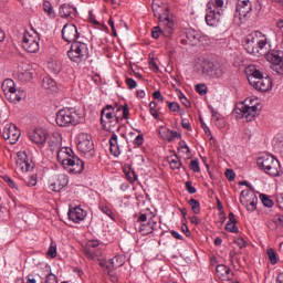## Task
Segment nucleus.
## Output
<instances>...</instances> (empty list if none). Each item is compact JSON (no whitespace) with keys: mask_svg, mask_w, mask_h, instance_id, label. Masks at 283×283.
Listing matches in <instances>:
<instances>
[{"mask_svg":"<svg viewBox=\"0 0 283 283\" xmlns=\"http://www.w3.org/2000/svg\"><path fill=\"white\" fill-rule=\"evenodd\" d=\"M87 54H90L87 44L83 42H73L67 52V56L73 63H82L87 59Z\"/></svg>","mask_w":283,"mask_h":283,"instance_id":"39448f33","label":"nucleus"},{"mask_svg":"<svg viewBox=\"0 0 283 283\" xmlns=\"http://www.w3.org/2000/svg\"><path fill=\"white\" fill-rule=\"evenodd\" d=\"M22 48L25 52L30 54H36L39 52V39L36 36L31 35L30 33H24L22 39Z\"/></svg>","mask_w":283,"mask_h":283,"instance_id":"4468645a","label":"nucleus"},{"mask_svg":"<svg viewBox=\"0 0 283 283\" xmlns=\"http://www.w3.org/2000/svg\"><path fill=\"white\" fill-rule=\"evenodd\" d=\"M17 168L20 169V171H30L34 168L30 160H28V154L25 151L18 153V157L15 159Z\"/></svg>","mask_w":283,"mask_h":283,"instance_id":"6ab92c4d","label":"nucleus"},{"mask_svg":"<svg viewBox=\"0 0 283 283\" xmlns=\"http://www.w3.org/2000/svg\"><path fill=\"white\" fill-rule=\"evenodd\" d=\"M153 96L155 99L160 101L161 103L165 101V97L163 96V93H160V91H155Z\"/></svg>","mask_w":283,"mask_h":283,"instance_id":"69168bd1","label":"nucleus"},{"mask_svg":"<svg viewBox=\"0 0 283 283\" xmlns=\"http://www.w3.org/2000/svg\"><path fill=\"white\" fill-rule=\"evenodd\" d=\"M14 82L11 78H7L2 82V91L3 94H8L9 92H12L14 90H17V87H14Z\"/></svg>","mask_w":283,"mask_h":283,"instance_id":"e433bc0d","label":"nucleus"},{"mask_svg":"<svg viewBox=\"0 0 283 283\" xmlns=\"http://www.w3.org/2000/svg\"><path fill=\"white\" fill-rule=\"evenodd\" d=\"M226 177L228 178V180L230 182H233V180H235V172L233 171V169H227L226 170Z\"/></svg>","mask_w":283,"mask_h":283,"instance_id":"6e6d98bb","label":"nucleus"},{"mask_svg":"<svg viewBox=\"0 0 283 283\" xmlns=\"http://www.w3.org/2000/svg\"><path fill=\"white\" fill-rule=\"evenodd\" d=\"M168 107L170 112H180V104L177 102H168Z\"/></svg>","mask_w":283,"mask_h":283,"instance_id":"5fc2aeb1","label":"nucleus"},{"mask_svg":"<svg viewBox=\"0 0 283 283\" xmlns=\"http://www.w3.org/2000/svg\"><path fill=\"white\" fill-rule=\"evenodd\" d=\"M122 109H123L122 117L118 116V114H115L114 117H112V119H107L106 122H104L103 127L104 129H106V132L114 134V129H116V125H118V123H120L123 118H125L126 120L127 118H129V106L125 104L124 106H122Z\"/></svg>","mask_w":283,"mask_h":283,"instance_id":"1a4fd4ad","label":"nucleus"},{"mask_svg":"<svg viewBox=\"0 0 283 283\" xmlns=\"http://www.w3.org/2000/svg\"><path fill=\"white\" fill-rule=\"evenodd\" d=\"M266 60L271 63V70L283 76V51L274 50L269 52Z\"/></svg>","mask_w":283,"mask_h":283,"instance_id":"0eeeda50","label":"nucleus"},{"mask_svg":"<svg viewBox=\"0 0 283 283\" xmlns=\"http://www.w3.org/2000/svg\"><path fill=\"white\" fill-rule=\"evenodd\" d=\"M36 182H38V176H36V174L31 175V176L25 180L27 187H36Z\"/></svg>","mask_w":283,"mask_h":283,"instance_id":"09e8293b","label":"nucleus"},{"mask_svg":"<svg viewBox=\"0 0 283 283\" xmlns=\"http://www.w3.org/2000/svg\"><path fill=\"white\" fill-rule=\"evenodd\" d=\"M108 264L106 265L107 274L112 273L114 269H119V266H123L125 264V256L123 255H116L113 259L108 260Z\"/></svg>","mask_w":283,"mask_h":283,"instance_id":"cd10ccee","label":"nucleus"},{"mask_svg":"<svg viewBox=\"0 0 283 283\" xmlns=\"http://www.w3.org/2000/svg\"><path fill=\"white\" fill-rule=\"evenodd\" d=\"M67 182H70L67 175L65 174L55 175L50 179L49 189L55 192L61 191V189H64V187H67Z\"/></svg>","mask_w":283,"mask_h":283,"instance_id":"2eb2a0df","label":"nucleus"},{"mask_svg":"<svg viewBox=\"0 0 283 283\" xmlns=\"http://www.w3.org/2000/svg\"><path fill=\"white\" fill-rule=\"evenodd\" d=\"M81 114L74 108H62L56 113V124L60 127H70V125H78L81 123Z\"/></svg>","mask_w":283,"mask_h":283,"instance_id":"20e7f679","label":"nucleus"},{"mask_svg":"<svg viewBox=\"0 0 283 283\" xmlns=\"http://www.w3.org/2000/svg\"><path fill=\"white\" fill-rule=\"evenodd\" d=\"M169 165L171 169H180V167H182V163L180 161V158H178V155H174L170 158Z\"/></svg>","mask_w":283,"mask_h":283,"instance_id":"79ce46f5","label":"nucleus"},{"mask_svg":"<svg viewBox=\"0 0 283 283\" xmlns=\"http://www.w3.org/2000/svg\"><path fill=\"white\" fill-rule=\"evenodd\" d=\"M85 216H87V213L81 207L69 210V219L72 220V222H81L85 220Z\"/></svg>","mask_w":283,"mask_h":283,"instance_id":"bb28decb","label":"nucleus"},{"mask_svg":"<svg viewBox=\"0 0 283 283\" xmlns=\"http://www.w3.org/2000/svg\"><path fill=\"white\" fill-rule=\"evenodd\" d=\"M243 48L248 52V54H259V50L253 44V38L248 34L243 40Z\"/></svg>","mask_w":283,"mask_h":283,"instance_id":"c756f323","label":"nucleus"},{"mask_svg":"<svg viewBox=\"0 0 283 283\" xmlns=\"http://www.w3.org/2000/svg\"><path fill=\"white\" fill-rule=\"evenodd\" d=\"M102 212L105 213L106 216H108V218H112V220H114V212H112V209H109L107 207H103Z\"/></svg>","mask_w":283,"mask_h":283,"instance_id":"052dcab7","label":"nucleus"},{"mask_svg":"<svg viewBox=\"0 0 283 283\" xmlns=\"http://www.w3.org/2000/svg\"><path fill=\"white\" fill-rule=\"evenodd\" d=\"M256 165L264 171V174H268V176H272L273 178H277L282 171L280 160L272 155H262L258 158Z\"/></svg>","mask_w":283,"mask_h":283,"instance_id":"7ed1b4c3","label":"nucleus"},{"mask_svg":"<svg viewBox=\"0 0 283 283\" xmlns=\"http://www.w3.org/2000/svg\"><path fill=\"white\" fill-rule=\"evenodd\" d=\"M160 4H158V2H156V0H153V12L154 15L157 17L159 23H161L163 21H168L169 19V7H166L164 10V13H160Z\"/></svg>","mask_w":283,"mask_h":283,"instance_id":"a878e982","label":"nucleus"},{"mask_svg":"<svg viewBox=\"0 0 283 283\" xmlns=\"http://www.w3.org/2000/svg\"><path fill=\"white\" fill-rule=\"evenodd\" d=\"M46 255H49L50 258H56V245L51 244L46 252Z\"/></svg>","mask_w":283,"mask_h":283,"instance_id":"13d9d810","label":"nucleus"},{"mask_svg":"<svg viewBox=\"0 0 283 283\" xmlns=\"http://www.w3.org/2000/svg\"><path fill=\"white\" fill-rule=\"evenodd\" d=\"M3 180L4 182L8 184V186L11 188V189H15L17 191H19V187L17 186V184H14V181L12 180V178L8 177V176H4L3 177Z\"/></svg>","mask_w":283,"mask_h":283,"instance_id":"603ef678","label":"nucleus"},{"mask_svg":"<svg viewBox=\"0 0 283 283\" xmlns=\"http://www.w3.org/2000/svg\"><path fill=\"white\" fill-rule=\"evenodd\" d=\"M222 14H224V11L214 9H208V12L206 14V23L207 25H210L211 28H216L218 23H220V19H222Z\"/></svg>","mask_w":283,"mask_h":283,"instance_id":"a211bd4d","label":"nucleus"},{"mask_svg":"<svg viewBox=\"0 0 283 283\" xmlns=\"http://www.w3.org/2000/svg\"><path fill=\"white\" fill-rule=\"evenodd\" d=\"M32 74L31 71L27 70L20 74V78H22V81H32Z\"/></svg>","mask_w":283,"mask_h":283,"instance_id":"864d4df0","label":"nucleus"},{"mask_svg":"<svg viewBox=\"0 0 283 283\" xmlns=\"http://www.w3.org/2000/svg\"><path fill=\"white\" fill-rule=\"evenodd\" d=\"M77 149L82 154H92V151H94V142H92V136L86 133H81L78 135Z\"/></svg>","mask_w":283,"mask_h":283,"instance_id":"ddd939ff","label":"nucleus"},{"mask_svg":"<svg viewBox=\"0 0 283 283\" xmlns=\"http://www.w3.org/2000/svg\"><path fill=\"white\" fill-rule=\"evenodd\" d=\"M154 229H156V222L149 220L147 223L140 226L139 232L142 235H149V233H154Z\"/></svg>","mask_w":283,"mask_h":283,"instance_id":"72a5a7b5","label":"nucleus"},{"mask_svg":"<svg viewBox=\"0 0 283 283\" xmlns=\"http://www.w3.org/2000/svg\"><path fill=\"white\" fill-rule=\"evenodd\" d=\"M217 273L220 277H224V275H229L231 273V269L224 264L217 265Z\"/></svg>","mask_w":283,"mask_h":283,"instance_id":"a19ab883","label":"nucleus"},{"mask_svg":"<svg viewBox=\"0 0 283 283\" xmlns=\"http://www.w3.org/2000/svg\"><path fill=\"white\" fill-rule=\"evenodd\" d=\"M196 93L200 94V96H205V94H207V85L206 84H197Z\"/></svg>","mask_w":283,"mask_h":283,"instance_id":"3c124183","label":"nucleus"},{"mask_svg":"<svg viewBox=\"0 0 283 283\" xmlns=\"http://www.w3.org/2000/svg\"><path fill=\"white\" fill-rule=\"evenodd\" d=\"M143 143H145V138L143 137V135H138L134 140V145H137V147H140Z\"/></svg>","mask_w":283,"mask_h":283,"instance_id":"0e129e2a","label":"nucleus"},{"mask_svg":"<svg viewBox=\"0 0 283 283\" xmlns=\"http://www.w3.org/2000/svg\"><path fill=\"white\" fill-rule=\"evenodd\" d=\"M200 41H202V33L193 29H188L185 34L180 36L181 45H191L195 48L200 43Z\"/></svg>","mask_w":283,"mask_h":283,"instance_id":"9d476101","label":"nucleus"},{"mask_svg":"<svg viewBox=\"0 0 283 283\" xmlns=\"http://www.w3.org/2000/svg\"><path fill=\"white\" fill-rule=\"evenodd\" d=\"M2 136L9 145H17L21 138V130L14 124H7L3 128Z\"/></svg>","mask_w":283,"mask_h":283,"instance_id":"f8f14e48","label":"nucleus"},{"mask_svg":"<svg viewBox=\"0 0 283 283\" xmlns=\"http://www.w3.org/2000/svg\"><path fill=\"white\" fill-rule=\"evenodd\" d=\"M266 253H268L270 263L277 264V253H275V250L273 248H270V249H268Z\"/></svg>","mask_w":283,"mask_h":283,"instance_id":"a18cd8bd","label":"nucleus"},{"mask_svg":"<svg viewBox=\"0 0 283 283\" xmlns=\"http://www.w3.org/2000/svg\"><path fill=\"white\" fill-rule=\"evenodd\" d=\"M276 202L280 209H283V193L277 195Z\"/></svg>","mask_w":283,"mask_h":283,"instance_id":"774afa93","label":"nucleus"},{"mask_svg":"<svg viewBox=\"0 0 283 283\" xmlns=\"http://www.w3.org/2000/svg\"><path fill=\"white\" fill-rule=\"evenodd\" d=\"M43 10L49 14V17H51V19L56 17V13H54V9L52 8V3H50V1H44Z\"/></svg>","mask_w":283,"mask_h":283,"instance_id":"37998d69","label":"nucleus"},{"mask_svg":"<svg viewBox=\"0 0 283 283\" xmlns=\"http://www.w3.org/2000/svg\"><path fill=\"white\" fill-rule=\"evenodd\" d=\"M188 203L190 205L191 209H192V213H200V201L196 200V199H190L188 201Z\"/></svg>","mask_w":283,"mask_h":283,"instance_id":"49530a36","label":"nucleus"},{"mask_svg":"<svg viewBox=\"0 0 283 283\" xmlns=\"http://www.w3.org/2000/svg\"><path fill=\"white\" fill-rule=\"evenodd\" d=\"M190 169L195 171V174H200V163L198 159H193L190 161Z\"/></svg>","mask_w":283,"mask_h":283,"instance_id":"8fccbe9b","label":"nucleus"},{"mask_svg":"<svg viewBox=\"0 0 283 283\" xmlns=\"http://www.w3.org/2000/svg\"><path fill=\"white\" fill-rule=\"evenodd\" d=\"M228 218L229 221L226 224V231H229V233H238L240 230L238 229V220H235V214L230 212Z\"/></svg>","mask_w":283,"mask_h":283,"instance_id":"7c9ffc66","label":"nucleus"},{"mask_svg":"<svg viewBox=\"0 0 283 283\" xmlns=\"http://www.w3.org/2000/svg\"><path fill=\"white\" fill-rule=\"evenodd\" d=\"M109 149L111 154L115 156V158H118L120 156V146L118 145V135L113 132L111 139H109Z\"/></svg>","mask_w":283,"mask_h":283,"instance_id":"c85d7f7f","label":"nucleus"},{"mask_svg":"<svg viewBox=\"0 0 283 283\" xmlns=\"http://www.w3.org/2000/svg\"><path fill=\"white\" fill-rule=\"evenodd\" d=\"M251 12H253V4L250 0H238L234 18L240 21H247L251 19Z\"/></svg>","mask_w":283,"mask_h":283,"instance_id":"6e6552de","label":"nucleus"},{"mask_svg":"<svg viewBox=\"0 0 283 283\" xmlns=\"http://www.w3.org/2000/svg\"><path fill=\"white\" fill-rule=\"evenodd\" d=\"M207 8L208 10H222V8H224V0H210L207 3Z\"/></svg>","mask_w":283,"mask_h":283,"instance_id":"c9c22d12","label":"nucleus"},{"mask_svg":"<svg viewBox=\"0 0 283 283\" xmlns=\"http://www.w3.org/2000/svg\"><path fill=\"white\" fill-rule=\"evenodd\" d=\"M186 189L189 193H196V187L191 184V181L186 182Z\"/></svg>","mask_w":283,"mask_h":283,"instance_id":"680f3d73","label":"nucleus"},{"mask_svg":"<svg viewBox=\"0 0 283 283\" xmlns=\"http://www.w3.org/2000/svg\"><path fill=\"white\" fill-rule=\"evenodd\" d=\"M196 72L199 74V76H202V78L218 81L220 78H224L227 70L224 69V65L218 61L211 62L209 60H202L201 62L197 63Z\"/></svg>","mask_w":283,"mask_h":283,"instance_id":"f03ea898","label":"nucleus"},{"mask_svg":"<svg viewBox=\"0 0 283 283\" xmlns=\"http://www.w3.org/2000/svg\"><path fill=\"white\" fill-rule=\"evenodd\" d=\"M126 85H128L129 90H136V87L138 86V83H136L134 78L128 77L126 78Z\"/></svg>","mask_w":283,"mask_h":283,"instance_id":"4d7b16f0","label":"nucleus"},{"mask_svg":"<svg viewBox=\"0 0 283 283\" xmlns=\"http://www.w3.org/2000/svg\"><path fill=\"white\" fill-rule=\"evenodd\" d=\"M123 109V106H112V105H107L105 108L102 109L101 112V123L102 125H105L106 120H112V118H114L115 114L120 113V111Z\"/></svg>","mask_w":283,"mask_h":283,"instance_id":"f3484780","label":"nucleus"},{"mask_svg":"<svg viewBox=\"0 0 283 283\" xmlns=\"http://www.w3.org/2000/svg\"><path fill=\"white\" fill-rule=\"evenodd\" d=\"M45 283H59V281L56 280V275H54L53 273L48 274Z\"/></svg>","mask_w":283,"mask_h":283,"instance_id":"bf43d9fd","label":"nucleus"},{"mask_svg":"<svg viewBox=\"0 0 283 283\" xmlns=\"http://www.w3.org/2000/svg\"><path fill=\"white\" fill-rule=\"evenodd\" d=\"M260 107V104H254L252 106H249L244 103H239L234 112L239 114L240 118H245L247 123H251L258 116V109Z\"/></svg>","mask_w":283,"mask_h":283,"instance_id":"423d86ee","label":"nucleus"},{"mask_svg":"<svg viewBox=\"0 0 283 283\" xmlns=\"http://www.w3.org/2000/svg\"><path fill=\"white\" fill-rule=\"evenodd\" d=\"M48 67L52 74H59L61 72V63L56 60H50L48 62Z\"/></svg>","mask_w":283,"mask_h":283,"instance_id":"4c0bfd02","label":"nucleus"},{"mask_svg":"<svg viewBox=\"0 0 283 283\" xmlns=\"http://www.w3.org/2000/svg\"><path fill=\"white\" fill-rule=\"evenodd\" d=\"M163 25H164V36H166L167 39L171 38V34H174L175 32V25H176V22H174L172 19H169V20H164L163 22Z\"/></svg>","mask_w":283,"mask_h":283,"instance_id":"473e14b6","label":"nucleus"},{"mask_svg":"<svg viewBox=\"0 0 283 283\" xmlns=\"http://www.w3.org/2000/svg\"><path fill=\"white\" fill-rule=\"evenodd\" d=\"M252 87H254V90H258L259 92H269V90L273 87V82L269 76L262 77L261 80L254 82V84H252Z\"/></svg>","mask_w":283,"mask_h":283,"instance_id":"393cba45","label":"nucleus"},{"mask_svg":"<svg viewBox=\"0 0 283 283\" xmlns=\"http://www.w3.org/2000/svg\"><path fill=\"white\" fill-rule=\"evenodd\" d=\"M160 35H165V30L160 29V27H154L151 30L153 39H160Z\"/></svg>","mask_w":283,"mask_h":283,"instance_id":"de8ad7c7","label":"nucleus"},{"mask_svg":"<svg viewBox=\"0 0 283 283\" xmlns=\"http://www.w3.org/2000/svg\"><path fill=\"white\" fill-rule=\"evenodd\" d=\"M161 129L165 134L166 140H168L169 143H171V140H174V138H178V132L171 130V129L165 128V127H161Z\"/></svg>","mask_w":283,"mask_h":283,"instance_id":"58836bf2","label":"nucleus"},{"mask_svg":"<svg viewBox=\"0 0 283 283\" xmlns=\"http://www.w3.org/2000/svg\"><path fill=\"white\" fill-rule=\"evenodd\" d=\"M245 74L248 76V81L250 85H254L256 81H261V78H264V74L260 72V70L255 69V66H249L245 70Z\"/></svg>","mask_w":283,"mask_h":283,"instance_id":"5701e85b","label":"nucleus"},{"mask_svg":"<svg viewBox=\"0 0 283 283\" xmlns=\"http://www.w3.org/2000/svg\"><path fill=\"white\" fill-rule=\"evenodd\" d=\"M57 160L64 169H70L71 174H83L85 169V163L74 155V150L70 147L61 148L57 151Z\"/></svg>","mask_w":283,"mask_h":283,"instance_id":"f257e3e1","label":"nucleus"},{"mask_svg":"<svg viewBox=\"0 0 283 283\" xmlns=\"http://www.w3.org/2000/svg\"><path fill=\"white\" fill-rule=\"evenodd\" d=\"M260 200L262 201V205L264 207H268V209H271V207H273V200H271V198H269V196L261 193L259 196Z\"/></svg>","mask_w":283,"mask_h":283,"instance_id":"c03bdc74","label":"nucleus"},{"mask_svg":"<svg viewBox=\"0 0 283 283\" xmlns=\"http://www.w3.org/2000/svg\"><path fill=\"white\" fill-rule=\"evenodd\" d=\"M4 96L7 98V101H9L10 103H19L24 94L21 91H17V88H13V91H9V93H4Z\"/></svg>","mask_w":283,"mask_h":283,"instance_id":"2f4dec72","label":"nucleus"},{"mask_svg":"<svg viewBox=\"0 0 283 283\" xmlns=\"http://www.w3.org/2000/svg\"><path fill=\"white\" fill-rule=\"evenodd\" d=\"M42 87L48 92H56V82L52 77H44L42 81Z\"/></svg>","mask_w":283,"mask_h":283,"instance_id":"f704fd0d","label":"nucleus"},{"mask_svg":"<svg viewBox=\"0 0 283 283\" xmlns=\"http://www.w3.org/2000/svg\"><path fill=\"white\" fill-rule=\"evenodd\" d=\"M101 244V242L93 240V241H88L86 247L84 248V254L86 255V258L88 260H93L96 261L98 260V254H96V251H94L98 245Z\"/></svg>","mask_w":283,"mask_h":283,"instance_id":"4be33fe9","label":"nucleus"},{"mask_svg":"<svg viewBox=\"0 0 283 283\" xmlns=\"http://www.w3.org/2000/svg\"><path fill=\"white\" fill-rule=\"evenodd\" d=\"M59 14L62 19H71L73 20L76 17V8L73 6H70L67 3H64L60 6Z\"/></svg>","mask_w":283,"mask_h":283,"instance_id":"b1692460","label":"nucleus"},{"mask_svg":"<svg viewBox=\"0 0 283 283\" xmlns=\"http://www.w3.org/2000/svg\"><path fill=\"white\" fill-rule=\"evenodd\" d=\"M181 127H184V129H187L188 132H191V123H189L187 119L181 120Z\"/></svg>","mask_w":283,"mask_h":283,"instance_id":"338daca9","label":"nucleus"},{"mask_svg":"<svg viewBox=\"0 0 283 283\" xmlns=\"http://www.w3.org/2000/svg\"><path fill=\"white\" fill-rule=\"evenodd\" d=\"M178 149H186V154H191V149H189V146L185 142H179Z\"/></svg>","mask_w":283,"mask_h":283,"instance_id":"e2e57ef3","label":"nucleus"},{"mask_svg":"<svg viewBox=\"0 0 283 283\" xmlns=\"http://www.w3.org/2000/svg\"><path fill=\"white\" fill-rule=\"evenodd\" d=\"M240 202L245 207L247 211H250L251 213L258 209V196L249 190H243L241 192Z\"/></svg>","mask_w":283,"mask_h":283,"instance_id":"9b49d317","label":"nucleus"},{"mask_svg":"<svg viewBox=\"0 0 283 283\" xmlns=\"http://www.w3.org/2000/svg\"><path fill=\"white\" fill-rule=\"evenodd\" d=\"M29 138L36 145H43V143L48 140V132H45L43 128H36L29 134Z\"/></svg>","mask_w":283,"mask_h":283,"instance_id":"412c9836","label":"nucleus"},{"mask_svg":"<svg viewBox=\"0 0 283 283\" xmlns=\"http://www.w3.org/2000/svg\"><path fill=\"white\" fill-rule=\"evenodd\" d=\"M78 29L74 24H65L62 29V39L66 41V43H76V39H78Z\"/></svg>","mask_w":283,"mask_h":283,"instance_id":"dca6fc26","label":"nucleus"},{"mask_svg":"<svg viewBox=\"0 0 283 283\" xmlns=\"http://www.w3.org/2000/svg\"><path fill=\"white\" fill-rule=\"evenodd\" d=\"M251 39H253V45L254 48H256V50H264V48L266 46V43H269V39L266 38V35H264L262 32L260 31H255L254 33L250 34Z\"/></svg>","mask_w":283,"mask_h":283,"instance_id":"aec40b11","label":"nucleus"},{"mask_svg":"<svg viewBox=\"0 0 283 283\" xmlns=\"http://www.w3.org/2000/svg\"><path fill=\"white\" fill-rule=\"evenodd\" d=\"M124 172L129 182H136V180H138V176H136V172L132 170V167L125 168Z\"/></svg>","mask_w":283,"mask_h":283,"instance_id":"ea45409f","label":"nucleus"}]
</instances>
